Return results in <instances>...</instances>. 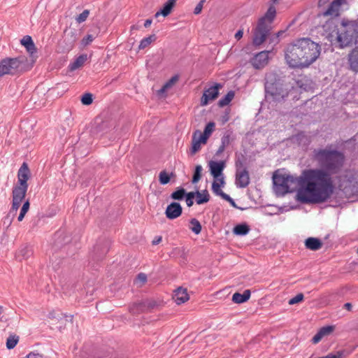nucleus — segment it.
I'll return each instance as SVG.
<instances>
[{
	"label": "nucleus",
	"mask_w": 358,
	"mask_h": 358,
	"mask_svg": "<svg viewBox=\"0 0 358 358\" xmlns=\"http://www.w3.org/2000/svg\"><path fill=\"white\" fill-rule=\"evenodd\" d=\"M312 159L322 169H310L302 172L300 179L302 188L296 196L303 203H322L334 194L331 174L337 173L342 169L345 156L330 145L314 149Z\"/></svg>",
	"instance_id": "obj_1"
},
{
	"label": "nucleus",
	"mask_w": 358,
	"mask_h": 358,
	"mask_svg": "<svg viewBox=\"0 0 358 358\" xmlns=\"http://www.w3.org/2000/svg\"><path fill=\"white\" fill-rule=\"evenodd\" d=\"M321 46L309 38H301L287 45L285 58L289 67L304 69L314 63L320 57Z\"/></svg>",
	"instance_id": "obj_2"
},
{
	"label": "nucleus",
	"mask_w": 358,
	"mask_h": 358,
	"mask_svg": "<svg viewBox=\"0 0 358 358\" xmlns=\"http://www.w3.org/2000/svg\"><path fill=\"white\" fill-rule=\"evenodd\" d=\"M264 89L266 98L270 102L282 103L289 95L288 86L280 76L273 72L266 75Z\"/></svg>",
	"instance_id": "obj_3"
},
{
	"label": "nucleus",
	"mask_w": 358,
	"mask_h": 358,
	"mask_svg": "<svg viewBox=\"0 0 358 358\" xmlns=\"http://www.w3.org/2000/svg\"><path fill=\"white\" fill-rule=\"evenodd\" d=\"M276 15V9L273 5H270L265 15L262 17L254 31L253 45L259 46L266 39L271 29V24Z\"/></svg>",
	"instance_id": "obj_4"
},
{
	"label": "nucleus",
	"mask_w": 358,
	"mask_h": 358,
	"mask_svg": "<svg viewBox=\"0 0 358 358\" xmlns=\"http://www.w3.org/2000/svg\"><path fill=\"white\" fill-rule=\"evenodd\" d=\"M300 179L301 176L299 178H296L284 173L281 170H277L273 175L274 190L278 194L285 195L289 192H292L296 187V185H299L300 187L297 191L298 192L302 188Z\"/></svg>",
	"instance_id": "obj_5"
},
{
	"label": "nucleus",
	"mask_w": 358,
	"mask_h": 358,
	"mask_svg": "<svg viewBox=\"0 0 358 358\" xmlns=\"http://www.w3.org/2000/svg\"><path fill=\"white\" fill-rule=\"evenodd\" d=\"M357 37L355 26L352 23L343 20L340 28L334 29L329 36L332 42L336 40L339 47L343 48L352 43Z\"/></svg>",
	"instance_id": "obj_6"
},
{
	"label": "nucleus",
	"mask_w": 358,
	"mask_h": 358,
	"mask_svg": "<svg viewBox=\"0 0 358 358\" xmlns=\"http://www.w3.org/2000/svg\"><path fill=\"white\" fill-rule=\"evenodd\" d=\"M27 58L20 56L15 58H6L0 62V77L6 74H15L25 71Z\"/></svg>",
	"instance_id": "obj_7"
},
{
	"label": "nucleus",
	"mask_w": 358,
	"mask_h": 358,
	"mask_svg": "<svg viewBox=\"0 0 358 358\" xmlns=\"http://www.w3.org/2000/svg\"><path fill=\"white\" fill-rule=\"evenodd\" d=\"M223 85L220 83H215L214 85L206 89L203 91L201 98L200 103L201 106H206L210 101L216 99L219 96V90L222 89Z\"/></svg>",
	"instance_id": "obj_8"
},
{
	"label": "nucleus",
	"mask_w": 358,
	"mask_h": 358,
	"mask_svg": "<svg viewBox=\"0 0 358 358\" xmlns=\"http://www.w3.org/2000/svg\"><path fill=\"white\" fill-rule=\"evenodd\" d=\"M237 170L236 173V186L241 188L246 187L250 183V176L246 168L243 166V164H236Z\"/></svg>",
	"instance_id": "obj_9"
},
{
	"label": "nucleus",
	"mask_w": 358,
	"mask_h": 358,
	"mask_svg": "<svg viewBox=\"0 0 358 358\" xmlns=\"http://www.w3.org/2000/svg\"><path fill=\"white\" fill-rule=\"evenodd\" d=\"M208 140L201 136V131L196 130L192 137V146L190 148V154L194 155L201 149V146L207 143Z\"/></svg>",
	"instance_id": "obj_10"
},
{
	"label": "nucleus",
	"mask_w": 358,
	"mask_h": 358,
	"mask_svg": "<svg viewBox=\"0 0 358 358\" xmlns=\"http://www.w3.org/2000/svg\"><path fill=\"white\" fill-rule=\"evenodd\" d=\"M271 50H264L256 54L250 60L252 66L256 69L264 68L268 62V55Z\"/></svg>",
	"instance_id": "obj_11"
},
{
	"label": "nucleus",
	"mask_w": 358,
	"mask_h": 358,
	"mask_svg": "<svg viewBox=\"0 0 358 358\" xmlns=\"http://www.w3.org/2000/svg\"><path fill=\"white\" fill-rule=\"evenodd\" d=\"M215 180L212 183V190L213 192L222 199L226 201H230L232 205H235L234 200L227 194L222 192L221 187H223L225 184L224 176L218 177L217 178H215Z\"/></svg>",
	"instance_id": "obj_12"
},
{
	"label": "nucleus",
	"mask_w": 358,
	"mask_h": 358,
	"mask_svg": "<svg viewBox=\"0 0 358 358\" xmlns=\"http://www.w3.org/2000/svg\"><path fill=\"white\" fill-rule=\"evenodd\" d=\"M182 213V206L179 203L173 202L166 209L165 215L169 220H174L181 215Z\"/></svg>",
	"instance_id": "obj_13"
},
{
	"label": "nucleus",
	"mask_w": 358,
	"mask_h": 358,
	"mask_svg": "<svg viewBox=\"0 0 358 358\" xmlns=\"http://www.w3.org/2000/svg\"><path fill=\"white\" fill-rule=\"evenodd\" d=\"M210 174L214 178L223 176L222 171L225 167V162L223 161L215 162L210 161L208 164Z\"/></svg>",
	"instance_id": "obj_14"
},
{
	"label": "nucleus",
	"mask_w": 358,
	"mask_h": 358,
	"mask_svg": "<svg viewBox=\"0 0 358 358\" xmlns=\"http://www.w3.org/2000/svg\"><path fill=\"white\" fill-rule=\"evenodd\" d=\"M29 169L27 163L24 162L17 173V179L19 185L28 187L27 180L29 178Z\"/></svg>",
	"instance_id": "obj_15"
},
{
	"label": "nucleus",
	"mask_w": 358,
	"mask_h": 358,
	"mask_svg": "<svg viewBox=\"0 0 358 358\" xmlns=\"http://www.w3.org/2000/svg\"><path fill=\"white\" fill-rule=\"evenodd\" d=\"M343 3L341 0H334L328 8L322 13L323 16L338 17L340 15V8Z\"/></svg>",
	"instance_id": "obj_16"
},
{
	"label": "nucleus",
	"mask_w": 358,
	"mask_h": 358,
	"mask_svg": "<svg viewBox=\"0 0 358 358\" xmlns=\"http://www.w3.org/2000/svg\"><path fill=\"white\" fill-rule=\"evenodd\" d=\"M173 299L177 304L180 305L187 301L189 296L186 289L179 287L174 292Z\"/></svg>",
	"instance_id": "obj_17"
},
{
	"label": "nucleus",
	"mask_w": 358,
	"mask_h": 358,
	"mask_svg": "<svg viewBox=\"0 0 358 358\" xmlns=\"http://www.w3.org/2000/svg\"><path fill=\"white\" fill-rule=\"evenodd\" d=\"M334 327L333 326H326L322 327L312 338L313 343H318L324 336L329 335L334 331Z\"/></svg>",
	"instance_id": "obj_18"
},
{
	"label": "nucleus",
	"mask_w": 358,
	"mask_h": 358,
	"mask_svg": "<svg viewBox=\"0 0 358 358\" xmlns=\"http://www.w3.org/2000/svg\"><path fill=\"white\" fill-rule=\"evenodd\" d=\"M348 62L350 69L355 72H358V46L348 55Z\"/></svg>",
	"instance_id": "obj_19"
},
{
	"label": "nucleus",
	"mask_w": 358,
	"mask_h": 358,
	"mask_svg": "<svg viewBox=\"0 0 358 358\" xmlns=\"http://www.w3.org/2000/svg\"><path fill=\"white\" fill-rule=\"evenodd\" d=\"M21 44L26 48L31 57H34V55L36 53L35 44L30 36H24L21 40Z\"/></svg>",
	"instance_id": "obj_20"
},
{
	"label": "nucleus",
	"mask_w": 358,
	"mask_h": 358,
	"mask_svg": "<svg viewBox=\"0 0 358 358\" xmlns=\"http://www.w3.org/2000/svg\"><path fill=\"white\" fill-rule=\"evenodd\" d=\"M64 41L66 42V48L67 50H70L73 48L75 42L77 40L76 32L74 30L65 31L64 32Z\"/></svg>",
	"instance_id": "obj_21"
},
{
	"label": "nucleus",
	"mask_w": 358,
	"mask_h": 358,
	"mask_svg": "<svg viewBox=\"0 0 358 358\" xmlns=\"http://www.w3.org/2000/svg\"><path fill=\"white\" fill-rule=\"evenodd\" d=\"M177 0H168L163 6L162 8L157 11L155 16L157 17L160 15H162L164 17H166L169 15L173 8L174 7Z\"/></svg>",
	"instance_id": "obj_22"
},
{
	"label": "nucleus",
	"mask_w": 358,
	"mask_h": 358,
	"mask_svg": "<svg viewBox=\"0 0 358 358\" xmlns=\"http://www.w3.org/2000/svg\"><path fill=\"white\" fill-rule=\"evenodd\" d=\"M88 59V57L87 54H82L79 55L74 62H71L69 66V69L71 71H73L80 67H82L84 64L87 62Z\"/></svg>",
	"instance_id": "obj_23"
},
{
	"label": "nucleus",
	"mask_w": 358,
	"mask_h": 358,
	"mask_svg": "<svg viewBox=\"0 0 358 358\" xmlns=\"http://www.w3.org/2000/svg\"><path fill=\"white\" fill-rule=\"evenodd\" d=\"M27 189L28 187L21 185L15 187L13 189V199L22 201L26 196Z\"/></svg>",
	"instance_id": "obj_24"
},
{
	"label": "nucleus",
	"mask_w": 358,
	"mask_h": 358,
	"mask_svg": "<svg viewBox=\"0 0 358 358\" xmlns=\"http://www.w3.org/2000/svg\"><path fill=\"white\" fill-rule=\"evenodd\" d=\"M305 246L310 250L316 251L322 248V243L319 238L310 237L305 241Z\"/></svg>",
	"instance_id": "obj_25"
},
{
	"label": "nucleus",
	"mask_w": 358,
	"mask_h": 358,
	"mask_svg": "<svg viewBox=\"0 0 358 358\" xmlns=\"http://www.w3.org/2000/svg\"><path fill=\"white\" fill-rule=\"evenodd\" d=\"M250 291L245 289L243 294L236 292L232 296V301L236 303H242L247 301L250 297Z\"/></svg>",
	"instance_id": "obj_26"
},
{
	"label": "nucleus",
	"mask_w": 358,
	"mask_h": 358,
	"mask_svg": "<svg viewBox=\"0 0 358 358\" xmlns=\"http://www.w3.org/2000/svg\"><path fill=\"white\" fill-rule=\"evenodd\" d=\"M32 254L31 250L27 247L24 246L20 248L15 254V258L22 262L23 260L27 259Z\"/></svg>",
	"instance_id": "obj_27"
},
{
	"label": "nucleus",
	"mask_w": 358,
	"mask_h": 358,
	"mask_svg": "<svg viewBox=\"0 0 358 358\" xmlns=\"http://www.w3.org/2000/svg\"><path fill=\"white\" fill-rule=\"evenodd\" d=\"M250 231V227L246 224H241L235 226L233 229L234 234L238 236H245Z\"/></svg>",
	"instance_id": "obj_28"
},
{
	"label": "nucleus",
	"mask_w": 358,
	"mask_h": 358,
	"mask_svg": "<svg viewBox=\"0 0 358 358\" xmlns=\"http://www.w3.org/2000/svg\"><path fill=\"white\" fill-rule=\"evenodd\" d=\"M196 203L200 205L207 203L210 199V195L207 190H204L202 192H196L195 193Z\"/></svg>",
	"instance_id": "obj_29"
},
{
	"label": "nucleus",
	"mask_w": 358,
	"mask_h": 358,
	"mask_svg": "<svg viewBox=\"0 0 358 358\" xmlns=\"http://www.w3.org/2000/svg\"><path fill=\"white\" fill-rule=\"evenodd\" d=\"M235 92L232 90L229 91L224 97L219 100L217 105L220 107L227 106L234 98Z\"/></svg>",
	"instance_id": "obj_30"
},
{
	"label": "nucleus",
	"mask_w": 358,
	"mask_h": 358,
	"mask_svg": "<svg viewBox=\"0 0 358 358\" xmlns=\"http://www.w3.org/2000/svg\"><path fill=\"white\" fill-rule=\"evenodd\" d=\"M20 337L16 334H11L6 340V348L9 350L13 349L19 342Z\"/></svg>",
	"instance_id": "obj_31"
},
{
	"label": "nucleus",
	"mask_w": 358,
	"mask_h": 358,
	"mask_svg": "<svg viewBox=\"0 0 358 358\" xmlns=\"http://www.w3.org/2000/svg\"><path fill=\"white\" fill-rule=\"evenodd\" d=\"M190 227L189 229L195 234H199L201 231V225L199 221L195 218H192L189 221Z\"/></svg>",
	"instance_id": "obj_32"
},
{
	"label": "nucleus",
	"mask_w": 358,
	"mask_h": 358,
	"mask_svg": "<svg viewBox=\"0 0 358 358\" xmlns=\"http://www.w3.org/2000/svg\"><path fill=\"white\" fill-rule=\"evenodd\" d=\"M155 40H156L155 34H152L148 37H145L141 41L138 48L144 49V48H147L152 42L155 41Z\"/></svg>",
	"instance_id": "obj_33"
},
{
	"label": "nucleus",
	"mask_w": 358,
	"mask_h": 358,
	"mask_svg": "<svg viewBox=\"0 0 358 358\" xmlns=\"http://www.w3.org/2000/svg\"><path fill=\"white\" fill-rule=\"evenodd\" d=\"M215 126V124L214 122H208L206 124L203 132H201V136L205 137L208 140L209 138V137L210 136V135L212 134V133L213 132Z\"/></svg>",
	"instance_id": "obj_34"
},
{
	"label": "nucleus",
	"mask_w": 358,
	"mask_h": 358,
	"mask_svg": "<svg viewBox=\"0 0 358 358\" xmlns=\"http://www.w3.org/2000/svg\"><path fill=\"white\" fill-rule=\"evenodd\" d=\"M144 306L141 303H134L129 306V310L133 315H138L143 312Z\"/></svg>",
	"instance_id": "obj_35"
},
{
	"label": "nucleus",
	"mask_w": 358,
	"mask_h": 358,
	"mask_svg": "<svg viewBox=\"0 0 358 358\" xmlns=\"http://www.w3.org/2000/svg\"><path fill=\"white\" fill-rule=\"evenodd\" d=\"M202 166L201 165H196L195 167L194 173L192 177V182L196 183L198 182L201 177V172H202Z\"/></svg>",
	"instance_id": "obj_36"
},
{
	"label": "nucleus",
	"mask_w": 358,
	"mask_h": 358,
	"mask_svg": "<svg viewBox=\"0 0 358 358\" xmlns=\"http://www.w3.org/2000/svg\"><path fill=\"white\" fill-rule=\"evenodd\" d=\"M185 195V190L183 188H178L176 191L173 192L171 197L174 200H181Z\"/></svg>",
	"instance_id": "obj_37"
},
{
	"label": "nucleus",
	"mask_w": 358,
	"mask_h": 358,
	"mask_svg": "<svg viewBox=\"0 0 358 358\" xmlns=\"http://www.w3.org/2000/svg\"><path fill=\"white\" fill-rule=\"evenodd\" d=\"M29 201H27L24 203L22 208H21V210H20V213L17 217V220L19 222H21L22 221V220L24 219L26 213H27V211L29 210Z\"/></svg>",
	"instance_id": "obj_38"
},
{
	"label": "nucleus",
	"mask_w": 358,
	"mask_h": 358,
	"mask_svg": "<svg viewBox=\"0 0 358 358\" xmlns=\"http://www.w3.org/2000/svg\"><path fill=\"white\" fill-rule=\"evenodd\" d=\"M284 33H285V31H280L278 33H276L275 34H273L272 36H269V34H268L267 37H268V38H269V43H272L273 45L278 44L280 41L279 37L281 35H282Z\"/></svg>",
	"instance_id": "obj_39"
},
{
	"label": "nucleus",
	"mask_w": 358,
	"mask_h": 358,
	"mask_svg": "<svg viewBox=\"0 0 358 358\" xmlns=\"http://www.w3.org/2000/svg\"><path fill=\"white\" fill-rule=\"evenodd\" d=\"M159 180L162 185H166L170 181V176L165 171H162L159 173Z\"/></svg>",
	"instance_id": "obj_40"
},
{
	"label": "nucleus",
	"mask_w": 358,
	"mask_h": 358,
	"mask_svg": "<svg viewBox=\"0 0 358 358\" xmlns=\"http://www.w3.org/2000/svg\"><path fill=\"white\" fill-rule=\"evenodd\" d=\"M92 94L91 93H85L81 98V102L83 105H90L93 101Z\"/></svg>",
	"instance_id": "obj_41"
},
{
	"label": "nucleus",
	"mask_w": 358,
	"mask_h": 358,
	"mask_svg": "<svg viewBox=\"0 0 358 358\" xmlns=\"http://www.w3.org/2000/svg\"><path fill=\"white\" fill-rule=\"evenodd\" d=\"M90 14L89 10H84L83 13H81L78 17H76V20L78 23H82L85 22L88 17Z\"/></svg>",
	"instance_id": "obj_42"
},
{
	"label": "nucleus",
	"mask_w": 358,
	"mask_h": 358,
	"mask_svg": "<svg viewBox=\"0 0 358 358\" xmlns=\"http://www.w3.org/2000/svg\"><path fill=\"white\" fill-rule=\"evenodd\" d=\"M95 38V36L92 34H87L81 41V45L83 47H86L90 45Z\"/></svg>",
	"instance_id": "obj_43"
},
{
	"label": "nucleus",
	"mask_w": 358,
	"mask_h": 358,
	"mask_svg": "<svg viewBox=\"0 0 358 358\" xmlns=\"http://www.w3.org/2000/svg\"><path fill=\"white\" fill-rule=\"evenodd\" d=\"M304 296L302 293H299L296 294L294 297L292 298L289 301V305H294L298 303L301 302L303 300Z\"/></svg>",
	"instance_id": "obj_44"
},
{
	"label": "nucleus",
	"mask_w": 358,
	"mask_h": 358,
	"mask_svg": "<svg viewBox=\"0 0 358 358\" xmlns=\"http://www.w3.org/2000/svg\"><path fill=\"white\" fill-rule=\"evenodd\" d=\"M230 143V136L229 135L224 136L222 138V144L219 148L220 151H223L227 146Z\"/></svg>",
	"instance_id": "obj_45"
},
{
	"label": "nucleus",
	"mask_w": 358,
	"mask_h": 358,
	"mask_svg": "<svg viewBox=\"0 0 358 358\" xmlns=\"http://www.w3.org/2000/svg\"><path fill=\"white\" fill-rule=\"evenodd\" d=\"M195 196V192H189L186 194V203H187V206L188 207H191L193 203H194V201H193V199Z\"/></svg>",
	"instance_id": "obj_46"
},
{
	"label": "nucleus",
	"mask_w": 358,
	"mask_h": 358,
	"mask_svg": "<svg viewBox=\"0 0 358 358\" xmlns=\"http://www.w3.org/2000/svg\"><path fill=\"white\" fill-rule=\"evenodd\" d=\"M136 282L142 286L147 281V275L145 273H141L136 277Z\"/></svg>",
	"instance_id": "obj_47"
},
{
	"label": "nucleus",
	"mask_w": 358,
	"mask_h": 358,
	"mask_svg": "<svg viewBox=\"0 0 358 358\" xmlns=\"http://www.w3.org/2000/svg\"><path fill=\"white\" fill-rule=\"evenodd\" d=\"M178 76H173L170 80H169L164 84V87H167L168 89H170L178 81Z\"/></svg>",
	"instance_id": "obj_48"
},
{
	"label": "nucleus",
	"mask_w": 358,
	"mask_h": 358,
	"mask_svg": "<svg viewBox=\"0 0 358 358\" xmlns=\"http://www.w3.org/2000/svg\"><path fill=\"white\" fill-rule=\"evenodd\" d=\"M343 352L338 351L335 354L329 353L326 356L322 357L320 358H342Z\"/></svg>",
	"instance_id": "obj_49"
},
{
	"label": "nucleus",
	"mask_w": 358,
	"mask_h": 358,
	"mask_svg": "<svg viewBox=\"0 0 358 358\" xmlns=\"http://www.w3.org/2000/svg\"><path fill=\"white\" fill-rule=\"evenodd\" d=\"M205 2V0H201L200 1V2L196 6L194 10V13L196 14V15H198L199 14L201 10H202V8H203V3Z\"/></svg>",
	"instance_id": "obj_50"
},
{
	"label": "nucleus",
	"mask_w": 358,
	"mask_h": 358,
	"mask_svg": "<svg viewBox=\"0 0 358 358\" xmlns=\"http://www.w3.org/2000/svg\"><path fill=\"white\" fill-rule=\"evenodd\" d=\"M22 358H43V355L36 352H31Z\"/></svg>",
	"instance_id": "obj_51"
},
{
	"label": "nucleus",
	"mask_w": 358,
	"mask_h": 358,
	"mask_svg": "<svg viewBox=\"0 0 358 358\" xmlns=\"http://www.w3.org/2000/svg\"><path fill=\"white\" fill-rule=\"evenodd\" d=\"M22 201L20 200H13V203H12V210L17 211L19 207L20 206V204Z\"/></svg>",
	"instance_id": "obj_52"
},
{
	"label": "nucleus",
	"mask_w": 358,
	"mask_h": 358,
	"mask_svg": "<svg viewBox=\"0 0 358 358\" xmlns=\"http://www.w3.org/2000/svg\"><path fill=\"white\" fill-rule=\"evenodd\" d=\"M167 87H164V85L162 87L160 90L157 91V94L160 96H164V93L168 90Z\"/></svg>",
	"instance_id": "obj_53"
},
{
	"label": "nucleus",
	"mask_w": 358,
	"mask_h": 358,
	"mask_svg": "<svg viewBox=\"0 0 358 358\" xmlns=\"http://www.w3.org/2000/svg\"><path fill=\"white\" fill-rule=\"evenodd\" d=\"M243 31L242 29H240L238 30L236 34H235V38L238 41L240 40L242 37H243Z\"/></svg>",
	"instance_id": "obj_54"
},
{
	"label": "nucleus",
	"mask_w": 358,
	"mask_h": 358,
	"mask_svg": "<svg viewBox=\"0 0 358 358\" xmlns=\"http://www.w3.org/2000/svg\"><path fill=\"white\" fill-rule=\"evenodd\" d=\"M162 240V236H158V237H156L153 241H152V244L153 245H157L159 244Z\"/></svg>",
	"instance_id": "obj_55"
},
{
	"label": "nucleus",
	"mask_w": 358,
	"mask_h": 358,
	"mask_svg": "<svg viewBox=\"0 0 358 358\" xmlns=\"http://www.w3.org/2000/svg\"><path fill=\"white\" fill-rule=\"evenodd\" d=\"M152 20L151 19H147L144 22V27L145 28L149 27L152 24Z\"/></svg>",
	"instance_id": "obj_56"
},
{
	"label": "nucleus",
	"mask_w": 358,
	"mask_h": 358,
	"mask_svg": "<svg viewBox=\"0 0 358 358\" xmlns=\"http://www.w3.org/2000/svg\"><path fill=\"white\" fill-rule=\"evenodd\" d=\"M344 308L346 310L350 311L352 310V304L350 303H346L344 304Z\"/></svg>",
	"instance_id": "obj_57"
},
{
	"label": "nucleus",
	"mask_w": 358,
	"mask_h": 358,
	"mask_svg": "<svg viewBox=\"0 0 358 358\" xmlns=\"http://www.w3.org/2000/svg\"><path fill=\"white\" fill-rule=\"evenodd\" d=\"M48 317L50 318V319L55 318V313H50L49 315H48Z\"/></svg>",
	"instance_id": "obj_58"
},
{
	"label": "nucleus",
	"mask_w": 358,
	"mask_h": 358,
	"mask_svg": "<svg viewBox=\"0 0 358 358\" xmlns=\"http://www.w3.org/2000/svg\"><path fill=\"white\" fill-rule=\"evenodd\" d=\"M329 0H320V3H325L327 1H328Z\"/></svg>",
	"instance_id": "obj_59"
},
{
	"label": "nucleus",
	"mask_w": 358,
	"mask_h": 358,
	"mask_svg": "<svg viewBox=\"0 0 358 358\" xmlns=\"http://www.w3.org/2000/svg\"><path fill=\"white\" fill-rule=\"evenodd\" d=\"M277 1H278V0H272L273 3L271 5H273V3H275Z\"/></svg>",
	"instance_id": "obj_60"
},
{
	"label": "nucleus",
	"mask_w": 358,
	"mask_h": 358,
	"mask_svg": "<svg viewBox=\"0 0 358 358\" xmlns=\"http://www.w3.org/2000/svg\"><path fill=\"white\" fill-rule=\"evenodd\" d=\"M131 28V29H136V27H135V25H133Z\"/></svg>",
	"instance_id": "obj_61"
},
{
	"label": "nucleus",
	"mask_w": 358,
	"mask_h": 358,
	"mask_svg": "<svg viewBox=\"0 0 358 358\" xmlns=\"http://www.w3.org/2000/svg\"><path fill=\"white\" fill-rule=\"evenodd\" d=\"M343 3H345V0H341Z\"/></svg>",
	"instance_id": "obj_62"
},
{
	"label": "nucleus",
	"mask_w": 358,
	"mask_h": 358,
	"mask_svg": "<svg viewBox=\"0 0 358 358\" xmlns=\"http://www.w3.org/2000/svg\"><path fill=\"white\" fill-rule=\"evenodd\" d=\"M357 253H358V248H357Z\"/></svg>",
	"instance_id": "obj_63"
}]
</instances>
